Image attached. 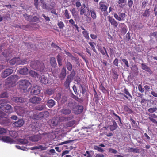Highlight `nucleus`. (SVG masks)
<instances>
[{"label":"nucleus","instance_id":"2f4dec72","mask_svg":"<svg viewBox=\"0 0 157 157\" xmlns=\"http://www.w3.org/2000/svg\"><path fill=\"white\" fill-rule=\"evenodd\" d=\"M102 2L99 3V8L102 12L105 11L107 9V7L106 5L101 4Z\"/></svg>","mask_w":157,"mask_h":157},{"label":"nucleus","instance_id":"412c9836","mask_svg":"<svg viewBox=\"0 0 157 157\" xmlns=\"http://www.w3.org/2000/svg\"><path fill=\"white\" fill-rule=\"evenodd\" d=\"M76 103L73 100H71L70 102L68 103V107L71 109H72L73 110L75 109L77 105Z\"/></svg>","mask_w":157,"mask_h":157},{"label":"nucleus","instance_id":"9b49d317","mask_svg":"<svg viewBox=\"0 0 157 157\" xmlns=\"http://www.w3.org/2000/svg\"><path fill=\"white\" fill-rule=\"evenodd\" d=\"M24 124V121L22 119H19L17 121L13 123V125L16 127H19L22 126Z\"/></svg>","mask_w":157,"mask_h":157},{"label":"nucleus","instance_id":"052dcab7","mask_svg":"<svg viewBox=\"0 0 157 157\" xmlns=\"http://www.w3.org/2000/svg\"><path fill=\"white\" fill-rule=\"evenodd\" d=\"M64 15L67 19H68L70 18L68 13V11L67 9H66L65 10Z\"/></svg>","mask_w":157,"mask_h":157},{"label":"nucleus","instance_id":"1a4fd4ad","mask_svg":"<svg viewBox=\"0 0 157 157\" xmlns=\"http://www.w3.org/2000/svg\"><path fill=\"white\" fill-rule=\"evenodd\" d=\"M16 85V84L13 83V82L7 78L5 81V87L6 89H9L13 87Z\"/></svg>","mask_w":157,"mask_h":157},{"label":"nucleus","instance_id":"f3484780","mask_svg":"<svg viewBox=\"0 0 157 157\" xmlns=\"http://www.w3.org/2000/svg\"><path fill=\"white\" fill-rule=\"evenodd\" d=\"M8 79L13 82V83L16 84V82L19 79V77L17 75H11L8 78Z\"/></svg>","mask_w":157,"mask_h":157},{"label":"nucleus","instance_id":"338daca9","mask_svg":"<svg viewBox=\"0 0 157 157\" xmlns=\"http://www.w3.org/2000/svg\"><path fill=\"white\" fill-rule=\"evenodd\" d=\"M127 32L126 27L125 26L123 27L122 29V33L123 34H125Z\"/></svg>","mask_w":157,"mask_h":157},{"label":"nucleus","instance_id":"e2e57ef3","mask_svg":"<svg viewBox=\"0 0 157 157\" xmlns=\"http://www.w3.org/2000/svg\"><path fill=\"white\" fill-rule=\"evenodd\" d=\"M73 141V140H67L66 141H65L62 142H61L59 144V145H62L64 144H67L69 143H70L71 142H72Z\"/></svg>","mask_w":157,"mask_h":157},{"label":"nucleus","instance_id":"9d476101","mask_svg":"<svg viewBox=\"0 0 157 157\" xmlns=\"http://www.w3.org/2000/svg\"><path fill=\"white\" fill-rule=\"evenodd\" d=\"M87 9L83 8V7H81L80 8V14L84 15L87 17L89 16L90 15V12L88 8L86 7Z\"/></svg>","mask_w":157,"mask_h":157},{"label":"nucleus","instance_id":"dca6fc26","mask_svg":"<svg viewBox=\"0 0 157 157\" xmlns=\"http://www.w3.org/2000/svg\"><path fill=\"white\" fill-rule=\"evenodd\" d=\"M31 92L34 95H37L40 92V90L39 87L37 85L34 86L31 90Z\"/></svg>","mask_w":157,"mask_h":157},{"label":"nucleus","instance_id":"58836bf2","mask_svg":"<svg viewBox=\"0 0 157 157\" xmlns=\"http://www.w3.org/2000/svg\"><path fill=\"white\" fill-rule=\"evenodd\" d=\"M94 147L95 150H97L100 152H103L105 151L103 148L98 146L95 145Z\"/></svg>","mask_w":157,"mask_h":157},{"label":"nucleus","instance_id":"bb28decb","mask_svg":"<svg viewBox=\"0 0 157 157\" xmlns=\"http://www.w3.org/2000/svg\"><path fill=\"white\" fill-rule=\"evenodd\" d=\"M29 114L30 115L31 118L34 120H38V113L33 111H29Z\"/></svg>","mask_w":157,"mask_h":157},{"label":"nucleus","instance_id":"5fc2aeb1","mask_svg":"<svg viewBox=\"0 0 157 157\" xmlns=\"http://www.w3.org/2000/svg\"><path fill=\"white\" fill-rule=\"evenodd\" d=\"M91 16L94 19H95L96 18V13L94 10H92L90 11Z\"/></svg>","mask_w":157,"mask_h":157},{"label":"nucleus","instance_id":"7ed1b4c3","mask_svg":"<svg viewBox=\"0 0 157 157\" xmlns=\"http://www.w3.org/2000/svg\"><path fill=\"white\" fill-rule=\"evenodd\" d=\"M18 83L19 88L23 90L24 91L27 90L29 87H30L31 86L30 83L29 81L27 80H23L19 81Z\"/></svg>","mask_w":157,"mask_h":157},{"label":"nucleus","instance_id":"f03ea898","mask_svg":"<svg viewBox=\"0 0 157 157\" xmlns=\"http://www.w3.org/2000/svg\"><path fill=\"white\" fill-rule=\"evenodd\" d=\"M0 108L6 112H11L12 111L11 106L6 103V101L4 100H0Z\"/></svg>","mask_w":157,"mask_h":157},{"label":"nucleus","instance_id":"c03bdc74","mask_svg":"<svg viewBox=\"0 0 157 157\" xmlns=\"http://www.w3.org/2000/svg\"><path fill=\"white\" fill-rule=\"evenodd\" d=\"M43 118H46L49 116L50 114L48 111L42 112Z\"/></svg>","mask_w":157,"mask_h":157},{"label":"nucleus","instance_id":"8fccbe9b","mask_svg":"<svg viewBox=\"0 0 157 157\" xmlns=\"http://www.w3.org/2000/svg\"><path fill=\"white\" fill-rule=\"evenodd\" d=\"M79 89L80 91L83 94H84L86 92V89L85 88L83 87L81 84H80L79 86Z\"/></svg>","mask_w":157,"mask_h":157},{"label":"nucleus","instance_id":"6ab92c4d","mask_svg":"<svg viewBox=\"0 0 157 157\" xmlns=\"http://www.w3.org/2000/svg\"><path fill=\"white\" fill-rule=\"evenodd\" d=\"M12 100L17 103H21L25 101V99L22 97H14L12 98Z\"/></svg>","mask_w":157,"mask_h":157},{"label":"nucleus","instance_id":"79ce46f5","mask_svg":"<svg viewBox=\"0 0 157 157\" xmlns=\"http://www.w3.org/2000/svg\"><path fill=\"white\" fill-rule=\"evenodd\" d=\"M25 19L29 21H32V17L31 15H29L26 14L23 15Z\"/></svg>","mask_w":157,"mask_h":157},{"label":"nucleus","instance_id":"aec40b11","mask_svg":"<svg viewBox=\"0 0 157 157\" xmlns=\"http://www.w3.org/2000/svg\"><path fill=\"white\" fill-rule=\"evenodd\" d=\"M67 74L66 70L64 67L62 68L61 72L59 75V77L61 79H63L65 77Z\"/></svg>","mask_w":157,"mask_h":157},{"label":"nucleus","instance_id":"09e8293b","mask_svg":"<svg viewBox=\"0 0 157 157\" xmlns=\"http://www.w3.org/2000/svg\"><path fill=\"white\" fill-rule=\"evenodd\" d=\"M29 61L28 60V59H27L22 60L21 61L20 60L19 62V64L23 65L24 64H26L28 63H29Z\"/></svg>","mask_w":157,"mask_h":157},{"label":"nucleus","instance_id":"bf43d9fd","mask_svg":"<svg viewBox=\"0 0 157 157\" xmlns=\"http://www.w3.org/2000/svg\"><path fill=\"white\" fill-rule=\"evenodd\" d=\"M138 90L141 93H143L144 90V88H142V85L141 84H139L138 86Z\"/></svg>","mask_w":157,"mask_h":157},{"label":"nucleus","instance_id":"4468645a","mask_svg":"<svg viewBox=\"0 0 157 157\" xmlns=\"http://www.w3.org/2000/svg\"><path fill=\"white\" fill-rule=\"evenodd\" d=\"M83 110V107L82 106H76V108L73 110L74 113L76 114H78L81 113Z\"/></svg>","mask_w":157,"mask_h":157},{"label":"nucleus","instance_id":"f257e3e1","mask_svg":"<svg viewBox=\"0 0 157 157\" xmlns=\"http://www.w3.org/2000/svg\"><path fill=\"white\" fill-rule=\"evenodd\" d=\"M30 66L33 69L40 72H43L45 68L44 63L42 62L39 60L32 61L30 63Z\"/></svg>","mask_w":157,"mask_h":157},{"label":"nucleus","instance_id":"37998d69","mask_svg":"<svg viewBox=\"0 0 157 157\" xmlns=\"http://www.w3.org/2000/svg\"><path fill=\"white\" fill-rule=\"evenodd\" d=\"M75 120H72L68 122L66 124L67 127H72L75 123Z\"/></svg>","mask_w":157,"mask_h":157},{"label":"nucleus","instance_id":"f704fd0d","mask_svg":"<svg viewBox=\"0 0 157 157\" xmlns=\"http://www.w3.org/2000/svg\"><path fill=\"white\" fill-rule=\"evenodd\" d=\"M128 151L130 152L139 153L140 151V150L137 148H134L132 147H131L129 148L128 149Z\"/></svg>","mask_w":157,"mask_h":157},{"label":"nucleus","instance_id":"473e14b6","mask_svg":"<svg viewBox=\"0 0 157 157\" xmlns=\"http://www.w3.org/2000/svg\"><path fill=\"white\" fill-rule=\"evenodd\" d=\"M9 135L13 138H16L18 135L17 132L15 131H10Z\"/></svg>","mask_w":157,"mask_h":157},{"label":"nucleus","instance_id":"4d7b16f0","mask_svg":"<svg viewBox=\"0 0 157 157\" xmlns=\"http://www.w3.org/2000/svg\"><path fill=\"white\" fill-rule=\"evenodd\" d=\"M8 94L6 92H4L0 94V97L1 98H3L4 97H7Z\"/></svg>","mask_w":157,"mask_h":157},{"label":"nucleus","instance_id":"a19ab883","mask_svg":"<svg viewBox=\"0 0 157 157\" xmlns=\"http://www.w3.org/2000/svg\"><path fill=\"white\" fill-rule=\"evenodd\" d=\"M66 67L68 71H71L72 70V66L70 62H67L66 63Z\"/></svg>","mask_w":157,"mask_h":157},{"label":"nucleus","instance_id":"f8f14e48","mask_svg":"<svg viewBox=\"0 0 157 157\" xmlns=\"http://www.w3.org/2000/svg\"><path fill=\"white\" fill-rule=\"evenodd\" d=\"M20 59L19 57H15L10 60L9 63L10 65H13L15 64L19 65Z\"/></svg>","mask_w":157,"mask_h":157},{"label":"nucleus","instance_id":"0eeeda50","mask_svg":"<svg viewBox=\"0 0 157 157\" xmlns=\"http://www.w3.org/2000/svg\"><path fill=\"white\" fill-rule=\"evenodd\" d=\"M13 70L11 69H7L4 70L2 73L1 76L5 78L10 75L13 72Z\"/></svg>","mask_w":157,"mask_h":157},{"label":"nucleus","instance_id":"cd10ccee","mask_svg":"<svg viewBox=\"0 0 157 157\" xmlns=\"http://www.w3.org/2000/svg\"><path fill=\"white\" fill-rule=\"evenodd\" d=\"M47 105L49 107H52L55 105V101L52 99L48 100L47 101Z\"/></svg>","mask_w":157,"mask_h":157},{"label":"nucleus","instance_id":"69168bd1","mask_svg":"<svg viewBox=\"0 0 157 157\" xmlns=\"http://www.w3.org/2000/svg\"><path fill=\"white\" fill-rule=\"evenodd\" d=\"M39 20L38 18L36 16L32 17V22H36Z\"/></svg>","mask_w":157,"mask_h":157},{"label":"nucleus","instance_id":"b1692460","mask_svg":"<svg viewBox=\"0 0 157 157\" xmlns=\"http://www.w3.org/2000/svg\"><path fill=\"white\" fill-rule=\"evenodd\" d=\"M71 80L69 77H67L64 84V86L66 88L68 89L70 88V85Z\"/></svg>","mask_w":157,"mask_h":157},{"label":"nucleus","instance_id":"6e6552de","mask_svg":"<svg viewBox=\"0 0 157 157\" xmlns=\"http://www.w3.org/2000/svg\"><path fill=\"white\" fill-rule=\"evenodd\" d=\"M29 140L32 142H37L41 139L40 135L37 134L31 136L29 137Z\"/></svg>","mask_w":157,"mask_h":157},{"label":"nucleus","instance_id":"13d9d810","mask_svg":"<svg viewBox=\"0 0 157 157\" xmlns=\"http://www.w3.org/2000/svg\"><path fill=\"white\" fill-rule=\"evenodd\" d=\"M124 91L126 95H127L128 96H129L131 99L132 98V97L131 95V94H130L128 90L126 88L124 89Z\"/></svg>","mask_w":157,"mask_h":157},{"label":"nucleus","instance_id":"5701e85b","mask_svg":"<svg viewBox=\"0 0 157 157\" xmlns=\"http://www.w3.org/2000/svg\"><path fill=\"white\" fill-rule=\"evenodd\" d=\"M108 21L111 23V25L113 26L115 28L117 27L118 25V23L114 19L111 17H109Z\"/></svg>","mask_w":157,"mask_h":157},{"label":"nucleus","instance_id":"3c124183","mask_svg":"<svg viewBox=\"0 0 157 157\" xmlns=\"http://www.w3.org/2000/svg\"><path fill=\"white\" fill-rule=\"evenodd\" d=\"M89 44L91 47V48L93 51L95 53H97V51L95 48V46L94 45V44H95V43L94 42H89Z\"/></svg>","mask_w":157,"mask_h":157},{"label":"nucleus","instance_id":"603ef678","mask_svg":"<svg viewBox=\"0 0 157 157\" xmlns=\"http://www.w3.org/2000/svg\"><path fill=\"white\" fill-rule=\"evenodd\" d=\"M157 110V108L156 107H153L150 108L148 110V111L151 113H153L155 112Z\"/></svg>","mask_w":157,"mask_h":157},{"label":"nucleus","instance_id":"393cba45","mask_svg":"<svg viewBox=\"0 0 157 157\" xmlns=\"http://www.w3.org/2000/svg\"><path fill=\"white\" fill-rule=\"evenodd\" d=\"M2 139L3 141L6 143H12L14 142V140L9 136H4L2 137Z\"/></svg>","mask_w":157,"mask_h":157},{"label":"nucleus","instance_id":"4c0bfd02","mask_svg":"<svg viewBox=\"0 0 157 157\" xmlns=\"http://www.w3.org/2000/svg\"><path fill=\"white\" fill-rule=\"evenodd\" d=\"M45 107V105H40L36 106L35 107V109L41 111L44 109Z\"/></svg>","mask_w":157,"mask_h":157},{"label":"nucleus","instance_id":"72a5a7b5","mask_svg":"<svg viewBox=\"0 0 157 157\" xmlns=\"http://www.w3.org/2000/svg\"><path fill=\"white\" fill-rule=\"evenodd\" d=\"M113 125H110L109 126L110 129L112 131L116 129L117 127V124L114 121H113Z\"/></svg>","mask_w":157,"mask_h":157},{"label":"nucleus","instance_id":"864d4df0","mask_svg":"<svg viewBox=\"0 0 157 157\" xmlns=\"http://www.w3.org/2000/svg\"><path fill=\"white\" fill-rule=\"evenodd\" d=\"M75 74L74 70H73L71 72L70 75H68L67 77H69V78L72 80L73 78L74 77Z\"/></svg>","mask_w":157,"mask_h":157},{"label":"nucleus","instance_id":"c756f323","mask_svg":"<svg viewBox=\"0 0 157 157\" xmlns=\"http://www.w3.org/2000/svg\"><path fill=\"white\" fill-rule=\"evenodd\" d=\"M54 90L53 89H48L46 90L44 94L46 95H51L54 93Z\"/></svg>","mask_w":157,"mask_h":157},{"label":"nucleus","instance_id":"6e6d98bb","mask_svg":"<svg viewBox=\"0 0 157 157\" xmlns=\"http://www.w3.org/2000/svg\"><path fill=\"white\" fill-rule=\"evenodd\" d=\"M124 109L125 111L128 112L129 113L132 112V110L130 109L127 106H124Z\"/></svg>","mask_w":157,"mask_h":157},{"label":"nucleus","instance_id":"7c9ffc66","mask_svg":"<svg viewBox=\"0 0 157 157\" xmlns=\"http://www.w3.org/2000/svg\"><path fill=\"white\" fill-rule=\"evenodd\" d=\"M50 63L51 65L53 67L56 66L57 63L55 58L54 57H51L50 58Z\"/></svg>","mask_w":157,"mask_h":157},{"label":"nucleus","instance_id":"de8ad7c7","mask_svg":"<svg viewBox=\"0 0 157 157\" xmlns=\"http://www.w3.org/2000/svg\"><path fill=\"white\" fill-rule=\"evenodd\" d=\"M48 147V146L45 144L38 146V149H40L41 150H46Z\"/></svg>","mask_w":157,"mask_h":157},{"label":"nucleus","instance_id":"0e129e2a","mask_svg":"<svg viewBox=\"0 0 157 157\" xmlns=\"http://www.w3.org/2000/svg\"><path fill=\"white\" fill-rule=\"evenodd\" d=\"M6 129L3 128H0V134H3L6 133Z\"/></svg>","mask_w":157,"mask_h":157},{"label":"nucleus","instance_id":"ddd939ff","mask_svg":"<svg viewBox=\"0 0 157 157\" xmlns=\"http://www.w3.org/2000/svg\"><path fill=\"white\" fill-rule=\"evenodd\" d=\"M10 119L6 117H1L0 118V124L4 125H6L10 123Z\"/></svg>","mask_w":157,"mask_h":157},{"label":"nucleus","instance_id":"a18cd8bd","mask_svg":"<svg viewBox=\"0 0 157 157\" xmlns=\"http://www.w3.org/2000/svg\"><path fill=\"white\" fill-rule=\"evenodd\" d=\"M82 33L86 39H89V33L87 31H83L82 32Z\"/></svg>","mask_w":157,"mask_h":157},{"label":"nucleus","instance_id":"a211bd4d","mask_svg":"<svg viewBox=\"0 0 157 157\" xmlns=\"http://www.w3.org/2000/svg\"><path fill=\"white\" fill-rule=\"evenodd\" d=\"M60 112L64 115H67L71 113V111L68 108L63 107L60 110Z\"/></svg>","mask_w":157,"mask_h":157},{"label":"nucleus","instance_id":"680f3d73","mask_svg":"<svg viewBox=\"0 0 157 157\" xmlns=\"http://www.w3.org/2000/svg\"><path fill=\"white\" fill-rule=\"evenodd\" d=\"M122 61L128 67H129V64L128 61L125 59H122Z\"/></svg>","mask_w":157,"mask_h":157},{"label":"nucleus","instance_id":"c85d7f7f","mask_svg":"<svg viewBox=\"0 0 157 157\" xmlns=\"http://www.w3.org/2000/svg\"><path fill=\"white\" fill-rule=\"evenodd\" d=\"M29 74L31 77L34 78H38L39 76V75L37 72L33 70L29 71Z\"/></svg>","mask_w":157,"mask_h":157},{"label":"nucleus","instance_id":"e433bc0d","mask_svg":"<svg viewBox=\"0 0 157 157\" xmlns=\"http://www.w3.org/2000/svg\"><path fill=\"white\" fill-rule=\"evenodd\" d=\"M150 11L149 9H146L142 14L144 17H148L150 16Z\"/></svg>","mask_w":157,"mask_h":157},{"label":"nucleus","instance_id":"ea45409f","mask_svg":"<svg viewBox=\"0 0 157 157\" xmlns=\"http://www.w3.org/2000/svg\"><path fill=\"white\" fill-rule=\"evenodd\" d=\"M18 141L20 143V144L22 145L26 144L28 143V140L25 139H20L18 140Z\"/></svg>","mask_w":157,"mask_h":157},{"label":"nucleus","instance_id":"20e7f679","mask_svg":"<svg viewBox=\"0 0 157 157\" xmlns=\"http://www.w3.org/2000/svg\"><path fill=\"white\" fill-rule=\"evenodd\" d=\"M14 109L17 114L20 116H23L29 112L26 106H15Z\"/></svg>","mask_w":157,"mask_h":157},{"label":"nucleus","instance_id":"39448f33","mask_svg":"<svg viewBox=\"0 0 157 157\" xmlns=\"http://www.w3.org/2000/svg\"><path fill=\"white\" fill-rule=\"evenodd\" d=\"M118 14L114 13V17L119 21H124L126 17L125 14L123 13H118Z\"/></svg>","mask_w":157,"mask_h":157},{"label":"nucleus","instance_id":"49530a36","mask_svg":"<svg viewBox=\"0 0 157 157\" xmlns=\"http://www.w3.org/2000/svg\"><path fill=\"white\" fill-rule=\"evenodd\" d=\"M58 121L56 118H53L51 121L52 124L53 125L56 126L58 124Z\"/></svg>","mask_w":157,"mask_h":157},{"label":"nucleus","instance_id":"c9c22d12","mask_svg":"<svg viewBox=\"0 0 157 157\" xmlns=\"http://www.w3.org/2000/svg\"><path fill=\"white\" fill-rule=\"evenodd\" d=\"M57 59L59 65L60 66H61L62 59V56L59 54H58L57 56Z\"/></svg>","mask_w":157,"mask_h":157},{"label":"nucleus","instance_id":"2eb2a0df","mask_svg":"<svg viewBox=\"0 0 157 157\" xmlns=\"http://www.w3.org/2000/svg\"><path fill=\"white\" fill-rule=\"evenodd\" d=\"M142 69L148 72L150 74L152 73V71L150 69V68L147 66L145 64L142 63L141 64Z\"/></svg>","mask_w":157,"mask_h":157},{"label":"nucleus","instance_id":"4be33fe9","mask_svg":"<svg viewBox=\"0 0 157 157\" xmlns=\"http://www.w3.org/2000/svg\"><path fill=\"white\" fill-rule=\"evenodd\" d=\"M40 82L44 84H47L48 82V80L47 77L44 75H42L40 78Z\"/></svg>","mask_w":157,"mask_h":157},{"label":"nucleus","instance_id":"423d86ee","mask_svg":"<svg viewBox=\"0 0 157 157\" xmlns=\"http://www.w3.org/2000/svg\"><path fill=\"white\" fill-rule=\"evenodd\" d=\"M42 99L41 97L38 96H33L29 100L30 102L33 104H39L41 101Z\"/></svg>","mask_w":157,"mask_h":157},{"label":"nucleus","instance_id":"774afa93","mask_svg":"<svg viewBox=\"0 0 157 157\" xmlns=\"http://www.w3.org/2000/svg\"><path fill=\"white\" fill-rule=\"evenodd\" d=\"M105 155L103 154H95V157H104Z\"/></svg>","mask_w":157,"mask_h":157},{"label":"nucleus","instance_id":"a878e982","mask_svg":"<svg viewBox=\"0 0 157 157\" xmlns=\"http://www.w3.org/2000/svg\"><path fill=\"white\" fill-rule=\"evenodd\" d=\"M18 71L20 74L27 75L28 73V69L25 67H24L23 68H21Z\"/></svg>","mask_w":157,"mask_h":157}]
</instances>
